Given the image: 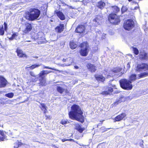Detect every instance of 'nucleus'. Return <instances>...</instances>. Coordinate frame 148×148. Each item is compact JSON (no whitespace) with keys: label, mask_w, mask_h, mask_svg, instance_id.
<instances>
[{"label":"nucleus","mask_w":148,"mask_h":148,"mask_svg":"<svg viewBox=\"0 0 148 148\" xmlns=\"http://www.w3.org/2000/svg\"><path fill=\"white\" fill-rule=\"evenodd\" d=\"M71 110L69 113L70 118L82 122L84 121V117L82 115L83 112L79 106L76 104L73 105L71 107Z\"/></svg>","instance_id":"obj_1"},{"label":"nucleus","mask_w":148,"mask_h":148,"mask_svg":"<svg viewBox=\"0 0 148 148\" xmlns=\"http://www.w3.org/2000/svg\"><path fill=\"white\" fill-rule=\"evenodd\" d=\"M40 11L37 9H31L26 14L25 18L29 21H34L39 17Z\"/></svg>","instance_id":"obj_2"},{"label":"nucleus","mask_w":148,"mask_h":148,"mask_svg":"<svg viewBox=\"0 0 148 148\" xmlns=\"http://www.w3.org/2000/svg\"><path fill=\"white\" fill-rule=\"evenodd\" d=\"M53 72L51 71H41L38 76L37 77V78L39 79L40 81L39 84L42 86H45L46 83L45 78L44 77L45 75H47L50 72Z\"/></svg>","instance_id":"obj_3"},{"label":"nucleus","mask_w":148,"mask_h":148,"mask_svg":"<svg viewBox=\"0 0 148 148\" xmlns=\"http://www.w3.org/2000/svg\"><path fill=\"white\" fill-rule=\"evenodd\" d=\"M121 87L123 88L126 90H131L133 87L132 83L128 79H123L119 81Z\"/></svg>","instance_id":"obj_4"},{"label":"nucleus","mask_w":148,"mask_h":148,"mask_svg":"<svg viewBox=\"0 0 148 148\" xmlns=\"http://www.w3.org/2000/svg\"><path fill=\"white\" fill-rule=\"evenodd\" d=\"M81 47L79 53L82 56H86L89 51V45L87 42H84L80 44Z\"/></svg>","instance_id":"obj_5"},{"label":"nucleus","mask_w":148,"mask_h":148,"mask_svg":"<svg viewBox=\"0 0 148 148\" xmlns=\"http://www.w3.org/2000/svg\"><path fill=\"white\" fill-rule=\"evenodd\" d=\"M148 76V72H146L142 73L138 75L137 77L136 75L135 74H133L129 77V81L132 83L134 81L137 79H139Z\"/></svg>","instance_id":"obj_6"},{"label":"nucleus","mask_w":148,"mask_h":148,"mask_svg":"<svg viewBox=\"0 0 148 148\" xmlns=\"http://www.w3.org/2000/svg\"><path fill=\"white\" fill-rule=\"evenodd\" d=\"M108 20L112 23L114 25L117 24L120 21L119 17L115 14H110L109 15Z\"/></svg>","instance_id":"obj_7"},{"label":"nucleus","mask_w":148,"mask_h":148,"mask_svg":"<svg viewBox=\"0 0 148 148\" xmlns=\"http://www.w3.org/2000/svg\"><path fill=\"white\" fill-rule=\"evenodd\" d=\"M134 22L131 19L127 20L124 23L123 27L127 30H129L134 27Z\"/></svg>","instance_id":"obj_8"},{"label":"nucleus","mask_w":148,"mask_h":148,"mask_svg":"<svg viewBox=\"0 0 148 148\" xmlns=\"http://www.w3.org/2000/svg\"><path fill=\"white\" fill-rule=\"evenodd\" d=\"M148 69V65L146 64L143 63L138 64L136 71L138 72L145 71Z\"/></svg>","instance_id":"obj_9"},{"label":"nucleus","mask_w":148,"mask_h":148,"mask_svg":"<svg viewBox=\"0 0 148 148\" xmlns=\"http://www.w3.org/2000/svg\"><path fill=\"white\" fill-rule=\"evenodd\" d=\"M121 69L119 68H116L110 71V72H108V74L107 73L106 74H105V75H107V78H108L109 76L113 77L115 73H117L120 72Z\"/></svg>","instance_id":"obj_10"},{"label":"nucleus","mask_w":148,"mask_h":148,"mask_svg":"<svg viewBox=\"0 0 148 148\" xmlns=\"http://www.w3.org/2000/svg\"><path fill=\"white\" fill-rule=\"evenodd\" d=\"M25 28L23 31L24 34L28 33L32 29V25L31 24L28 23H26L25 25Z\"/></svg>","instance_id":"obj_11"},{"label":"nucleus","mask_w":148,"mask_h":148,"mask_svg":"<svg viewBox=\"0 0 148 148\" xmlns=\"http://www.w3.org/2000/svg\"><path fill=\"white\" fill-rule=\"evenodd\" d=\"M85 26L82 25L78 26L76 28L75 31L76 32L79 33H83L85 32Z\"/></svg>","instance_id":"obj_12"},{"label":"nucleus","mask_w":148,"mask_h":148,"mask_svg":"<svg viewBox=\"0 0 148 148\" xmlns=\"http://www.w3.org/2000/svg\"><path fill=\"white\" fill-rule=\"evenodd\" d=\"M57 91L60 93L66 94L69 93V91L67 89H65L61 86H59L57 87Z\"/></svg>","instance_id":"obj_13"},{"label":"nucleus","mask_w":148,"mask_h":148,"mask_svg":"<svg viewBox=\"0 0 148 148\" xmlns=\"http://www.w3.org/2000/svg\"><path fill=\"white\" fill-rule=\"evenodd\" d=\"M7 84V81L3 77L0 76V88L5 87Z\"/></svg>","instance_id":"obj_14"},{"label":"nucleus","mask_w":148,"mask_h":148,"mask_svg":"<svg viewBox=\"0 0 148 148\" xmlns=\"http://www.w3.org/2000/svg\"><path fill=\"white\" fill-rule=\"evenodd\" d=\"M126 116V114L125 113H123L116 116L114 119L116 121H120L122 119H123Z\"/></svg>","instance_id":"obj_15"},{"label":"nucleus","mask_w":148,"mask_h":148,"mask_svg":"<svg viewBox=\"0 0 148 148\" xmlns=\"http://www.w3.org/2000/svg\"><path fill=\"white\" fill-rule=\"evenodd\" d=\"M16 52L17 54V55L19 57H27L25 54L24 53L22 50L19 49V48L17 49Z\"/></svg>","instance_id":"obj_16"},{"label":"nucleus","mask_w":148,"mask_h":148,"mask_svg":"<svg viewBox=\"0 0 148 148\" xmlns=\"http://www.w3.org/2000/svg\"><path fill=\"white\" fill-rule=\"evenodd\" d=\"M87 66L88 69L92 72H94L96 70V67L93 64L88 63Z\"/></svg>","instance_id":"obj_17"},{"label":"nucleus","mask_w":148,"mask_h":148,"mask_svg":"<svg viewBox=\"0 0 148 148\" xmlns=\"http://www.w3.org/2000/svg\"><path fill=\"white\" fill-rule=\"evenodd\" d=\"M140 58L142 60H146L148 59L147 53L144 52H140L139 54Z\"/></svg>","instance_id":"obj_18"},{"label":"nucleus","mask_w":148,"mask_h":148,"mask_svg":"<svg viewBox=\"0 0 148 148\" xmlns=\"http://www.w3.org/2000/svg\"><path fill=\"white\" fill-rule=\"evenodd\" d=\"M75 126V129L78 130L80 132L82 133L84 130L85 128L84 127H82L79 124L75 123L74 124Z\"/></svg>","instance_id":"obj_19"},{"label":"nucleus","mask_w":148,"mask_h":148,"mask_svg":"<svg viewBox=\"0 0 148 148\" xmlns=\"http://www.w3.org/2000/svg\"><path fill=\"white\" fill-rule=\"evenodd\" d=\"M64 27L63 24H60L55 29L58 32L60 33L63 30Z\"/></svg>","instance_id":"obj_20"},{"label":"nucleus","mask_w":148,"mask_h":148,"mask_svg":"<svg viewBox=\"0 0 148 148\" xmlns=\"http://www.w3.org/2000/svg\"><path fill=\"white\" fill-rule=\"evenodd\" d=\"M102 19V18L100 16H97L93 20L94 23L95 24V25H97L99 24V21L101 20Z\"/></svg>","instance_id":"obj_21"},{"label":"nucleus","mask_w":148,"mask_h":148,"mask_svg":"<svg viewBox=\"0 0 148 148\" xmlns=\"http://www.w3.org/2000/svg\"><path fill=\"white\" fill-rule=\"evenodd\" d=\"M56 13L61 20H63L65 19V16L62 12L58 11L56 12Z\"/></svg>","instance_id":"obj_22"},{"label":"nucleus","mask_w":148,"mask_h":148,"mask_svg":"<svg viewBox=\"0 0 148 148\" xmlns=\"http://www.w3.org/2000/svg\"><path fill=\"white\" fill-rule=\"evenodd\" d=\"M56 13L61 20H63L65 19V16L62 12L58 11L56 12Z\"/></svg>","instance_id":"obj_23"},{"label":"nucleus","mask_w":148,"mask_h":148,"mask_svg":"<svg viewBox=\"0 0 148 148\" xmlns=\"http://www.w3.org/2000/svg\"><path fill=\"white\" fill-rule=\"evenodd\" d=\"M126 98L125 97H120L119 100L114 103V105H117L118 103H121L122 102H124L126 100Z\"/></svg>","instance_id":"obj_24"},{"label":"nucleus","mask_w":148,"mask_h":148,"mask_svg":"<svg viewBox=\"0 0 148 148\" xmlns=\"http://www.w3.org/2000/svg\"><path fill=\"white\" fill-rule=\"evenodd\" d=\"M113 91V88L111 87L109 88L108 89V91H105L103 92L101 94L104 95H106L110 94V93Z\"/></svg>","instance_id":"obj_25"},{"label":"nucleus","mask_w":148,"mask_h":148,"mask_svg":"<svg viewBox=\"0 0 148 148\" xmlns=\"http://www.w3.org/2000/svg\"><path fill=\"white\" fill-rule=\"evenodd\" d=\"M62 61L64 62H65L66 61H69V62L68 64H65L64 66H69L73 62V59L71 58H69L67 59H63L62 60Z\"/></svg>","instance_id":"obj_26"},{"label":"nucleus","mask_w":148,"mask_h":148,"mask_svg":"<svg viewBox=\"0 0 148 148\" xmlns=\"http://www.w3.org/2000/svg\"><path fill=\"white\" fill-rule=\"evenodd\" d=\"M96 79L98 81L103 82L105 79V78L102 75H97L95 76Z\"/></svg>","instance_id":"obj_27"},{"label":"nucleus","mask_w":148,"mask_h":148,"mask_svg":"<svg viewBox=\"0 0 148 148\" xmlns=\"http://www.w3.org/2000/svg\"><path fill=\"white\" fill-rule=\"evenodd\" d=\"M70 46L71 49H74L77 47V45L75 42L72 41L70 42Z\"/></svg>","instance_id":"obj_28"},{"label":"nucleus","mask_w":148,"mask_h":148,"mask_svg":"<svg viewBox=\"0 0 148 148\" xmlns=\"http://www.w3.org/2000/svg\"><path fill=\"white\" fill-rule=\"evenodd\" d=\"M5 138V135L4 132L2 131H0V140H4Z\"/></svg>","instance_id":"obj_29"},{"label":"nucleus","mask_w":148,"mask_h":148,"mask_svg":"<svg viewBox=\"0 0 148 148\" xmlns=\"http://www.w3.org/2000/svg\"><path fill=\"white\" fill-rule=\"evenodd\" d=\"M41 65V64H34L30 66H26V69H28L29 68L31 70L35 68H37L39 66H40Z\"/></svg>","instance_id":"obj_30"},{"label":"nucleus","mask_w":148,"mask_h":148,"mask_svg":"<svg viewBox=\"0 0 148 148\" xmlns=\"http://www.w3.org/2000/svg\"><path fill=\"white\" fill-rule=\"evenodd\" d=\"M41 107H40L41 110L44 111V113H45L47 111V107L45 105L44 103L41 104Z\"/></svg>","instance_id":"obj_31"},{"label":"nucleus","mask_w":148,"mask_h":148,"mask_svg":"<svg viewBox=\"0 0 148 148\" xmlns=\"http://www.w3.org/2000/svg\"><path fill=\"white\" fill-rule=\"evenodd\" d=\"M105 5V4L104 2L100 1L98 3V6L99 8L102 9L104 7Z\"/></svg>","instance_id":"obj_32"},{"label":"nucleus","mask_w":148,"mask_h":148,"mask_svg":"<svg viewBox=\"0 0 148 148\" xmlns=\"http://www.w3.org/2000/svg\"><path fill=\"white\" fill-rule=\"evenodd\" d=\"M36 81V78H31L30 79L28 80V81L27 82V84L29 85H31L33 84V82H35Z\"/></svg>","instance_id":"obj_33"},{"label":"nucleus","mask_w":148,"mask_h":148,"mask_svg":"<svg viewBox=\"0 0 148 148\" xmlns=\"http://www.w3.org/2000/svg\"><path fill=\"white\" fill-rule=\"evenodd\" d=\"M112 10L115 13L119 11V9L117 6H114L112 8Z\"/></svg>","instance_id":"obj_34"},{"label":"nucleus","mask_w":148,"mask_h":148,"mask_svg":"<svg viewBox=\"0 0 148 148\" xmlns=\"http://www.w3.org/2000/svg\"><path fill=\"white\" fill-rule=\"evenodd\" d=\"M69 123V122L66 119H63L60 121V123L63 125H65Z\"/></svg>","instance_id":"obj_35"},{"label":"nucleus","mask_w":148,"mask_h":148,"mask_svg":"<svg viewBox=\"0 0 148 148\" xmlns=\"http://www.w3.org/2000/svg\"><path fill=\"white\" fill-rule=\"evenodd\" d=\"M133 50L135 54L136 55L138 54L139 53V51L137 48L135 47H133Z\"/></svg>","instance_id":"obj_36"},{"label":"nucleus","mask_w":148,"mask_h":148,"mask_svg":"<svg viewBox=\"0 0 148 148\" xmlns=\"http://www.w3.org/2000/svg\"><path fill=\"white\" fill-rule=\"evenodd\" d=\"M14 94L13 93H9L6 94L5 95V96L9 98H12L14 96Z\"/></svg>","instance_id":"obj_37"},{"label":"nucleus","mask_w":148,"mask_h":148,"mask_svg":"<svg viewBox=\"0 0 148 148\" xmlns=\"http://www.w3.org/2000/svg\"><path fill=\"white\" fill-rule=\"evenodd\" d=\"M4 31L3 29V26L0 29V35H3L4 34Z\"/></svg>","instance_id":"obj_38"},{"label":"nucleus","mask_w":148,"mask_h":148,"mask_svg":"<svg viewBox=\"0 0 148 148\" xmlns=\"http://www.w3.org/2000/svg\"><path fill=\"white\" fill-rule=\"evenodd\" d=\"M43 66V68L44 69L46 68V69H52V70H55V71H58V70L57 69H55L54 68H53L49 67H48V66Z\"/></svg>","instance_id":"obj_39"},{"label":"nucleus","mask_w":148,"mask_h":148,"mask_svg":"<svg viewBox=\"0 0 148 148\" xmlns=\"http://www.w3.org/2000/svg\"><path fill=\"white\" fill-rule=\"evenodd\" d=\"M73 140L72 139H63L62 140L63 142H64L66 141H71Z\"/></svg>","instance_id":"obj_40"},{"label":"nucleus","mask_w":148,"mask_h":148,"mask_svg":"<svg viewBox=\"0 0 148 148\" xmlns=\"http://www.w3.org/2000/svg\"><path fill=\"white\" fill-rule=\"evenodd\" d=\"M18 36V34L17 33H15L12 35V37L14 39L16 38Z\"/></svg>","instance_id":"obj_41"},{"label":"nucleus","mask_w":148,"mask_h":148,"mask_svg":"<svg viewBox=\"0 0 148 148\" xmlns=\"http://www.w3.org/2000/svg\"><path fill=\"white\" fill-rule=\"evenodd\" d=\"M4 29L5 31H6L8 28L7 24L5 22H4Z\"/></svg>","instance_id":"obj_42"},{"label":"nucleus","mask_w":148,"mask_h":148,"mask_svg":"<svg viewBox=\"0 0 148 148\" xmlns=\"http://www.w3.org/2000/svg\"><path fill=\"white\" fill-rule=\"evenodd\" d=\"M30 74L31 76L35 77L36 76H35V75L34 73L32 71H31L30 72Z\"/></svg>","instance_id":"obj_43"},{"label":"nucleus","mask_w":148,"mask_h":148,"mask_svg":"<svg viewBox=\"0 0 148 148\" xmlns=\"http://www.w3.org/2000/svg\"><path fill=\"white\" fill-rule=\"evenodd\" d=\"M19 147V144L16 145V146H14V148H17Z\"/></svg>","instance_id":"obj_44"},{"label":"nucleus","mask_w":148,"mask_h":148,"mask_svg":"<svg viewBox=\"0 0 148 148\" xmlns=\"http://www.w3.org/2000/svg\"><path fill=\"white\" fill-rule=\"evenodd\" d=\"M125 8V7H123L122 8L121 10L123 12H125V10H124V9Z\"/></svg>","instance_id":"obj_45"},{"label":"nucleus","mask_w":148,"mask_h":148,"mask_svg":"<svg viewBox=\"0 0 148 148\" xmlns=\"http://www.w3.org/2000/svg\"><path fill=\"white\" fill-rule=\"evenodd\" d=\"M74 67L75 69H77L79 68V67L77 66H74Z\"/></svg>","instance_id":"obj_46"},{"label":"nucleus","mask_w":148,"mask_h":148,"mask_svg":"<svg viewBox=\"0 0 148 148\" xmlns=\"http://www.w3.org/2000/svg\"><path fill=\"white\" fill-rule=\"evenodd\" d=\"M14 39V38H13L12 37V36L11 37H10V38H9V39L10 40H12Z\"/></svg>","instance_id":"obj_47"},{"label":"nucleus","mask_w":148,"mask_h":148,"mask_svg":"<svg viewBox=\"0 0 148 148\" xmlns=\"http://www.w3.org/2000/svg\"><path fill=\"white\" fill-rule=\"evenodd\" d=\"M127 67L130 68V64L129 63H128L127 65Z\"/></svg>","instance_id":"obj_48"},{"label":"nucleus","mask_w":148,"mask_h":148,"mask_svg":"<svg viewBox=\"0 0 148 148\" xmlns=\"http://www.w3.org/2000/svg\"><path fill=\"white\" fill-rule=\"evenodd\" d=\"M35 39H38V40H40V38L38 37V38H35Z\"/></svg>","instance_id":"obj_49"},{"label":"nucleus","mask_w":148,"mask_h":148,"mask_svg":"<svg viewBox=\"0 0 148 148\" xmlns=\"http://www.w3.org/2000/svg\"><path fill=\"white\" fill-rule=\"evenodd\" d=\"M75 1H79V0H75Z\"/></svg>","instance_id":"obj_50"},{"label":"nucleus","mask_w":148,"mask_h":148,"mask_svg":"<svg viewBox=\"0 0 148 148\" xmlns=\"http://www.w3.org/2000/svg\"><path fill=\"white\" fill-rule=\"evenodd\" d=\"M129 1H130L132 0H128Z\"/></svg>","instance_id":"obj_51"},{"label":"nucleus","mask_w":148,"mask_h":148,"mask_svg":"<svg viewBox=\"0 0 148 148\" xmlns=\"http://www.w3.org/2000/svg\"><path fill=\"white\" fill-rule=\"evenodd\" d=\"M40 42H40V43H42V42H41V41H40Z\"/></svg>","instance_id":"obj_52"}]
</instances>
